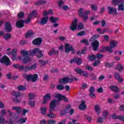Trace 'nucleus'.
Returning <instances> with one entry per match:
<instances>
[{
    "label": "nucleus",
    "mask_w": 124,
    "mask_h": 124,
    "mask_svg": "<svg viewBox=\"0 0 124 124\" xmlns=\"http://www.w3.org/2000/svg\"><path fill=\"white\" fill-rule=\"evenodd\" d=\"M36 14H37V12L36 10L33 11L28 16V18L25 21L23 20H19L16 22V27L18 28H23L24 27V24H25V22L26 24H29V23H31V20L32 17H35L36 16Z\"/></svg>",
    "instance_id": "1"
},
{
    "label": "nucleus",
    "mask_w": 124,
    "mask_h": 124,
    "mask_svg": "<svg viewBox=\"0 0 124 124\" xmlns=\"http://www.w3.org/2000/svg\"><path fill=\"white\" fill-rule=\"evenodd\" d=\"M70 29L73 31H76L77 29L78 30L81 31V30H83L84 29V24L83 23L80 22L78 25V19H77V18H75L72 21L71 26H70Z\"/></svg>",
    "instance_id": "2"
},
{
    "label": "nucleus",
    "mask_w": 124,
    "mask_h": 124,
    "mask_svg": "<svg viewBox=\"0 0 124 124\" xmlns=\"http://www.w3.org/2000/svg\"><path fill=\"white\" fill-rule=\"evenodd\" d=\"M21 53L22 56L19 57V61H22L23 63H28L31 62V58L29 56V52L27 50H21Z\"/></svg>",
    "instance_id": "3"
},
{
    "label": "nucleus",
    "mask_w": 124,
    "mask_h": 124,
    "mask_svg": "<svg viewBox=\"0 0 124 124\" xmlns=\"http://www.w3.org/2000/svg\"><path fill=\"white\" fill-rule=\"evenodd\" d=\"M78 12L79 16L83 18V21H87V20L89 19L88 15L90 14L91 11H90V10L86 11L84 12V14H83V13L84 12V9L81 8L78 10Z\"/></svg>",
    "instance_id": "4"
},
{
    "label": "nucleus",
    "mask_w": 124,
    "mask_h": 124,
    "mask_svg": "<svg viewBox=\"0 0 124 124\" xmlns=\"http://www.w3.org/2000/svg\"><path fill=\"white\" fill-rule=\"evenodd\" d=\"M29 113V110L26 109H22L20 107H16V117L20 116H26V114Z\"/></svg>",
    "instance_id": "5"
},
{
    "label": "nucleus",
    "mask_w": 124,
    "mask_h": 124,
    "mask_svg": "<svg viewBox=\"0 0 124 124\" xmlns=\"http://www.w3.org/2000/svg\"><path fill=\"white\" fill-rule=\"evenodd\" d=\"M35 55L37 58H42L44 55L42 51L39 48H34L31 52L30 56H35Z\"/></svg>",
    "instance_id": "6"
},
{
    "label": "nucleus",
    "mask_w": 124,
    "mask_h": 124,
    "mask_svg": "<svg viewBox=\"0 0 124 124\" xmlns=\"http://www.w3.org/2000/svg\"><path fill=\"white\" fill-rule=\"evenodd\" d=\"M78 80H79V79L77 78H74L73 79H71L66 77L60 79L59 83L60 84H66L69 83V82H72V81H78Z\"/></svg>",
    "instance_id": "7"
},
{
    "label": "nucleus",
    "mask_w": 124,
    "mask_h": 124,
    "mask_svg": "<svg viewBox=\"0 0 124 124\" xmlns=\"http://www.w3.org/2000/svg\"><path fill=\"white\" fill-rule=\"evenodd\" d=\"M24 77L28 81H32V82H35L38 78V75L35 74L34 75H25Z\"/></svg>",
    "instance_id": "8"
},
{
    "label": "nucleus",
    "mask_w": 124,
    "mask_h": 124,
    "mask_svg": "<svg viewBox=\"0 0 124 124\" xmlns=\"http://www.w3.org/2000/svg\"><path fill=\"white\" fill-rule=\"evenodd\" d=\"M1 63H4L6 66H9V65H11V61H10V59L8 58L6 55H4L1 58Z\"/></svg>",
    "instance_id": "9"
},
{
    "label": "nucleus",
    "mask_w": 124,
    "mask_h": 124,
    "mask_svg": "<svg viewBox=\"0 0 124 124\" xmlns=\"http://www.w3.org/2000/svg\"><path fill=\"white\" fill-rule=\"evenodd\" d=\"M64 46L65 53H69L70 51H72V54H74V53H75V50H74L72 46L69 44H66Z\"/></svg>",
    "instance_id": "10"
},
{
    "label": "nucleus",
    "mask_w": 124,
    "mask_h": 124,
    "mask_svg": "<svg viewBox=\"0 0 124 124\" xmlns=\"http://www.w3.org/2000/svg\"><path fill=\"white\" fill-rule=\"evenodd\" d=\"M57 106V101L56 99L52 100L49 104V108L48 109V112H52L54 111L55 108Z\"/></svg>",
    "instance_id": "11"
},
{
    "label": "nucleus",
    "mask_w": 124,
    "mask_h": 124,
    "mask_svg": "<svg viewBox=\"0 0 124 124\" xmlns=\"http://www.w3.org/2000/svg\"><path fill=\"white\" fill-rule=\"evenodd\" d=\"M1 115H0V124H4L5 122V119L3 118V116L6 115V111L5 109L1 110Z\"/></svg>",
    "instance_id": "12"
},
{
    "label": "nucleus",
    "mask_w": 124,
    "mask_h": 124,
    "mask_svg": "<svg viewBox=\"0 0 124 124\" xmlns=\"http://www.w3.org/2000/svg\"><path fill=\"white\" fill-rule=\"evenodd\" d=\"M73 62H75L80 65L83 62V60L81 58L76 57L70 61V63H73Z\"/></svg>",
    "instance_id": "13"
},
{
    "label": "nucleus",
    "mask_w": 124,
    "mask_h": 124,
    "mask_svg": "<svg viewBox=\"0 0 124 124\" xmlns=\"http://www.w3.org/2000/svg\"><path fill=\"white\" fill-rule=\"evenodd\" d=\"M8 113H9V116L12 118L11 119H10L9 121H6V124H14V123L13 121H12V120L14 119V117H15V114H14L13 112H11V110L8 109Z\"/></svg>",
    "instance_id": "14"
},
{
    "label": "nucleus",
    "mask_w": 124,
    "mask_h": 124,
    "mask_svg": "<svg viewBox=\"0 0 124 124\" xmlns=\"http://www.w3.org/2000/svg\"><path fill=\"white\" fill-rule=\"evenodd\" d=\"M5 30L6 32H10L12 31V25L9 22L5 23Z\"/></svg>",
    "instance_id": "15"
},
{
    "label": "nucleus",
    "mask_w": 124,
    "mask_h": 124,
    "mask_svg": "<svg viewBox=\"0 0 124 124\" xmlns=\"http://www.w3.org/2000/svg\"><path fill=\"white\" fill-rule=\"evenodd\" d=\"M93 51H97L99 47V41L95 40L92 44Z\"/></svg>",
    "instance_id": "16"
},
{
    "label": "nucleus",
    "mask_w": 124,
    "mask_h": 124,
    "mask_svg": "<svg viewBox=\"0 0 124 124\" xmlns=\"http://www.w3.org/2000/svg\"><path fill=\"white\" fill-rule=\"evenodd\" d=\"M8 56H12L11 59L13 61L16 60V50L15 49H13V51L8 52L7 53Z\"/></svg>",
    "instance_id": "17"
},
{
    "label": "nucleus",
    "mask_w": 124,
    "mask_h": 124,
    "mask_svg": "<svg viewBox=\"0 0 124 124\" xmlns=\"http://www.w3.org/2000/svg\"><path fill=\"white\" fill-rule=\"evenodd\" d=\"M108 14H113L114 15H117V14H118V12H117V9H116V8L108 7Z\"/></svg>",
    "instance_id": "18"
},
{
    "label": "nucleus",
    "mask_w": 124,
    "mask_h": 124,
    "mask_svg": "<svg viewBox=\"0 0 124 124\" xmlns=\"http://www.w3.org/2000/svg\"><path fill=\"white\" fill-rule=\"evenodd\" d=\"M51 97L50 94H46L44 97V101L42 102L43 104H47L48 101L51 99Z\"/></svg>",
    "instance_id": "19"
},
{
    "label": "nucleus",
    "mask_w": 124,
    "mask_h": 124,
    "mask_svg": "<svg viewBox=\"0 0 124 124\" xmlns=\"http://www.w3.org/2000/svg\"><path fill=\"white\" fill-rule=\"evenodd\" d=\"M56 98H57L58 100H64L65 102H67L68 101V100L67 98H65V96H62L60 94L58 93L56 96H55Z\"/></svg>",
    "instance_id": "20"
},
{
    "label": "nucleus",
    "mask_w": 124,
    "mask_h": 124,
    "mask_svg": "<svg viewBox=\"0 0 124 124\" xmlns=\"http://www.w3.org/2000/svg\"><path fill=\"white\" fill-rule=\"evenodd\" d=\"M18 117L20 118L17 122L18 124H26L27 119L25 117V116H18Z\"/></svg>",
    "instance_id": "21"
},
{
    "label": "nucleus",
    "mask_w": 124,
    "mask_h": 124,
    "mask_svg": "<svg viewBox=\"0 0 124 124\" xmlns=\"http://www.w3.org/2000/svg\"><path fill=\"white\" fill-rule=\"evenodd\" d=\"M19 67V69H23L24 71H29L30 70H31V66H26L24 68L23 66H19V65H16V68H18Z\"/></svg>",
    "instance_id": "22"
},
{
    "label": "nucleus",
    "mask_w": 124,
    "mask_h": 124,
    "mask_svg": "<svg viewBox=\"0 0 124 124\" xmlns=\"http://www.w3.org/2000/svg\"><path fill=\"white\" fill-rule=\"evenodd\" d=\"M49 20V17L46 16L42 18L40 21L41 25H46Z\"/></svg>",
    "instance_id": "23"
},
{
    "label": "nucleus",
    "mask_w": 124,
    "mask_h": 124,
    "mask_svg": "<svg viewBox=\"0 0 124 124\" xmlns=\"http://www.w3.org/2000/svg\"><path fill=\"white\" fill-rule=\"evenodd\" d=\"M41 42H42V39L41 38H38L34 40L32 43L34 45H40Z\"/></svg>",
    "instance_id": "24"
},
{
    "label": "nucleus",
    "mask_w": 124,
    "mask_h": 124,
    "mask_svg": "<svg viewBox=\"0 0 124 124\" xmlns=\"http://www.w3.org/2000/svg\"><path fill=\"white\" fill-rule=\"evenodd\" d=\"M86 103V102L84 100L81 101V103L79 106L78 107V108L79 110H85L87 108V106L85 104Z\"/></svg>",
    "instance_id": "25"
},
{
    "label": "nucleus",
    "mask_w": 124,
    "mask_h": 124,
    "mask_svg": "<svg viewBox=\"0 0 124 124\" xmlns=\"http://www.w3.org/2000/svg\"><path fill=\"white\" fill-rule=\"evenodd\" d=\"M53 14H54V11H53V10H49L48 11L45 10L43 12V15L44 16L53 15Z\"/></svg>",
    "instance_id": "26"
},
{
    "label": "nucleus",
    "mask_w": 124,
    "mask_h": 124,
    "mask_svg": "<svg viewBox=\"0 0 124 124\" xmlns=\"http://www.w3.org/2000/svg\"><path fill=\"white\" fill-rule=\"evenodd\" d=\"M94 109L97 115H99V114L101 113V108H100V106L99 105H95Z\"/></svg>",
    "instance_id": "27"
},
{
    "label": "nucleus",
    "mask_w": 124,
    "mask_h": 124,
    "mask_svg": "<svg viewBox=\"0 0 124 124\" xmlns=\"http://www.w3.org/2000/svg\"><path fill=\"white\" fill-rule=\"evenodd\" d=\"M120 3H124V0H112V4L113 5H118V4H120Z\"/></svg>",
    "instance_id": "28"
},
{
    "label": "nucleus",
    "mask_w": 124,
    "mask_h": 124,
    "mask_svg": "<svg viewBox=\"0 0 124 124\" xmlns=\"http://www.w3.org/2000/svg\"><path fill=\"white\" fill-rule=\"evenodd\" d=\"M21 93L18 92L16 94V103H20V102H21Z\"/></svg>",
    "instance_id": "29"
},
{
    "label": "nucleus",
    "mask_w": 124,
    "mask_h": 124,
    "mask_svg": "<svg viewBox=\"0 0 124 124\" xmlns=\"http://www.w3.org/2000/svg\"><path fill=\"white\" fill-rule=\"evenodd\" d=\"M47 110H48V108L46 107H43L40 108V112L42 115H45L46 112H47Z\"/></svg>",
    "instance_id": "30"
},
{
    "label": "nucleus",
    "mask_w": 124,
    "mask_h": 124,
    "mask_svg": "<svg viewBox=\"0 0 124 124\" xmlns=\"http://www.w3.org/2000/svg\"><path fill=\"white\" fill-rule=\"evenodd\" d=\"M33 34H34L33 31H32L31 30H29L26 33L25 37H26V38H28V37H32Z\"/></svg>",
    "instance_id": "31"
},
{
    "label": "nucleus",
    "mask_w": 124,
    "mask_h": 124,
    "mask_svg": "<svg viewBox=\"0 0 124 124\" xmlns=\"http://www.w3.org/2000/svg\"><path fill=\"white\" fill-rule=\"evenodd\" d=\"M109 88L111 91H112V92H114L115 93H119V88H118V86L111 85Z\"/></svg>",
    "instance_id": "32"
},
{
    "label": "nucleus",
    "mask_w": 124,
    "mask_h": 124,
    "mask_svg": "<svg viewBox=\"0 0 124 124\" xmlns=\"http://www.w3.org/2000/svg\"><path fill=\"white\" fill-rule=\"evenodd\" d=\"M49 21L51 22V23H56L58 21H60V18L59 17H54V16H51L49 18Z\"/></svg>",
    "instance_id": "33"
},
{
    "label": "nucleus",
    "mask_w": 124,
    "mask_h": 124,
    "mask_svg": "<svg viewBox=\"0 0 124 124\" xmlns=\"http://www.w3.org/2000/svg\"><path fill=\"white\" fill-rule=\"evenodd\" d=\"M118 45V42L116 41H111L110 43V46L111 48H116Z\"/></svg>",
    "instance_id": "34"
},
{
    "label": "nucleus",
    "mask_w": 124,
    "mask_h": 124,
    "mask_svg": "<svg viewBox=\"0 0 124 124\" xmlns=\"http://www.w3.org/2000/svg\"><path fill=\"white\" fill-rule=\"evenodd\" d=\"M35 96H36V95L34 93H30L28 95L29 100H33L35 98Z\"/></svg>",
    "instance_id": "35"
},
{
    "label": "nucleus",
    "mask_w": 124,
    "mask_h": 124,
    "mask_svg": "<svg viewBox=\"0 0 124 124\" xmlns=\"http://www.w3.org/2000/svg\"><path fill=\"white\" fill-rule=\"evenodd\" d=\"M97 31L99 32L100 34H104V32L107 31V28H105L104 30H102L100 28H97L96 29Z\"/></svg>",
    "instance_id": "36"
},
{
    "label": "nucleus",
    "mask_w": 124,
    "mask_h": 124,
    "mask_svg": "<svg viewBox=\"0 0 124 124\" xmlns=\"http://www.w3.org/2000/svg\"><path fill=\"white\" fill-rule=\"evenodd\" d=\"M49 113L46 114V116L50 118V119H54L57 117V114L52 113V112H49Z\"/></svg>",
    "instance_id": "37"
},
{
    "label": "nucleus",
    "mask_w": 124,
    "mask_h": 124,
    "mask_svg": "<svg viewBox=\"0 0 124 124\" xmlns=\"http://www.w3.org/2000/svg\"><path fill=\"white\" fill-rule=\"evenodd\" d=\"M88 60L91 62L95 61L96 60V56L94 55H89Z\"/></svg>",
    "instance_id": "38"
},
{
    "label": "nucleus",
    "mask_w": 124,
    "mask_h": 124,
    "mask_svg": "<svg viewBox=\"0 0 124 124\" xmlns=\"http://www.w3.org/2000/svg\"><path fill=\"white\" fill-rule=\"evenodd\" d=\"M124 3H120L118 6V10H120L121 11H124Z\"/></svg>",
    "instance_id": "39"
},
{
    "label": "nucleus",
    "mask_w": 124,
    "mask_h": 124,
    "mask_svg": "<svg viewBox=\"0 0 124 124\" xmlns=\"http://www.w3.org/2000/svg\"><path fill=\"white\" fill-rule=\"evenodd\" d=\"M17 90L21 91H26V90H27V87L26 86L19 85L17 87Z\"/></svg>",
    "instance_id": "40"
},
{
    "label": "nucleus",
    "mask_w": 124,
    "mask_h": 124,
    "mask_svg": "<svg viewBox=\"0 0 124 124\" xmlns=\"http://www.w3.org/2000/svg\"><path fill=\"white\" fill-rule=\"evenodd\" d=\"M100 60H97L95 62L93 63V66H94V67L98 66V65H100Z\"/></svg>",
    "instance_id": "41"
},
{
    "label": "nucleus",
    "mask_w": 124,
    "mask_h": 124,
    "mask_svg": "<svg viewBox=\"0 0 124 124\" xmlns=\"http://www.w3.org/2000/svg\"><path fill=\"white\" fill-rule=\"evenodd\" d=\"M56 89L59 91H62L64 89V86L62 84H58L56 86Z\"/></svg>",
    "instance_id": "42"
},
{
    "label": "nucleus",
    "mask_w": 124,
    "mask_h": 124,
    "mask_svg": "<svg viewBox=\"0 0 124 124\" xmlns=\"http://www.w3.org/2000/svg\"><path fill=\"white\" fill-rule=\"evenodd\" d=\"M47 1L45 0H42L35 3L36 5H39V4H45Z\"/></svg>",
    "instance_id": "43"
},
{
    "label": "nucleus",
    "mask_w": 124,
    "mask_h": 124,
    "mask_svg": "<svg viewBox=\"0 0 124 124\" xmlns=\"http://www.w3.org/2000/svg\"><path fill=\"white\" fill-rule=\"evenodd\" d=\"M75 72H76V73L79 74V75H82V71H83V70H82V69H81L80 68L78 67L75 69Z\"/></svg>",
    "instance_id": "44"
},
{
    "label": "nucleus",
    "mask_w": 124,
    "mask_h": 124,
    "mask_svg": "<svg viewBox=\"0 0 124 124\" xmlns=\"http://www.w3.org/2000/svg\"><path fill=\"white\" fill-rule=\"evenodd\" d=\"M11 38V35L9 33H6L4 35V38L5 39V40H8L9 38Z\"/></svg>",
    "instance_id": "45"
},
{
    "label": "nucleus",
    "mask_w": 124,
    "mask_h": 124,
    "mask_svg": "<svg viewBox=\"0 0 124 124\" xmlns=\"http://www.w3.org/2000/svg\"><path fill=\"white\" fill-rule=\"evenodd\" d=\"M12 95L14 97V98H12V101L13 102H16V92L13 91L12 93Z\"/></svg>",
    "instance_id": "46"
},
{
    "label": "nucleus",
    "mask_w": 124,
    "mask_h": 124,
    "mask_svg": "<svg viewBox=\"0 0 124 124\" xmlns=\"http://www.w3.org/2000/svg\"><path fill=\"white\" fill-rule=\"evenodd\" d=\"M99 37V34H96L93 36L90 39V41H93L95 40V39H97Z\"/></svg>",
    "instance_id": "47"
},
{
    "label": "nucleus",
    "mask_w": 124,
    "mask_h": 124,
    "mask_svg": "<svg viewBox=\"0 0 124 124\" xmlns=\"http://www.w3.org/2000/svg\"><path fill=\"white\" fill-rule=\"evenodd\" d=\"M116 69H118L119 71H123L124 69V66H123V65L118 64L116 67Z\"/></svg>",
    "instance_id": "48"
},
{
    "label": "nucleus",
    "mask_w": 124,
    "mask_h": 124,
    "mask_svg": "<svg viewBox=\"0 0 124 124\" xmlns=\"http://www.w3.org/2000/svg\"><path fill=\"white\" fill-rule=\"evenodd\" d=\"M84 119L87 120V121L91 123L92 122V117L88 116L87 114H85L84 115Z\"/></svg>",
    "instance_id": "49"
},
{
    "label": "nucleus",
    "mask_w": 124,
    "mask_h": 124,
    "mask_svg": "<svg viewBox=\"0 0 124 124\" xmlns=\"http://www.w3.org/2000/svg\"><path fill=\"white\" fill-rule=\"evenodd\" d=\"M64 4V0H59V2H58V7L60 8H62V5Z\"/></svg>",
    "instance_id": "50"
},
{
    "label": "nucleus",
    "mask_w": 124,
    "mask_h": 124,
    "mask_svg": "<svg viewBox=\"0 0 124 124\" xmlns=\"http://www.w3.org/2000/svg\"><path fill=\"white\" fill-rule=\"evenodd\" d=\"M103 118L101 117H99L97 119V123L99 124H103Z\"/></svg>",
    "instance_id": "51"
},
{
    "label": "nucleus",
    "mask_w": 124,
    "mask_h": 124,
    "mask_svg": "<svg viewBox=\"0 0 124 124\" xmlns=\"http://www.w3.org/2000/svg\"><path fill=\"white\" fill-rule=\"evenodd\" d=\"M107 116H108V111L105 110L103 112V117L105 119H106L107 118Z\"/></svg>",
    "instance_id": "52"
},
{
    "label": "nucleus",
    "mask_w": 124,
    "mask_h": 124,
    "mask_svg": "<svg viewBox=\"0 0 124 124\" xmlns=\"http://www.w3.org/2000/svg\"><path fill=\"white\" fill-rule=\"evenodd\" d=\"M91 8H92V10L93 11H96V10H97V6H96V5H91Z\"/></svg>",
    "instance_id": "53"
},
{
    "label": "nucleus",
    "mask_w": 124,
    "mask_h": 124,
    "mask_svg": "<svg viewBox=\"0 0 124 124\" xmlns=\"http://www.w3.org/2000/svg\"><path fill=\"white\" fill-rule=\"evenodd\" d=\"M107 51L109 53H112L113 52V47L110 46H107L106 47Z\"/></svg>",
    "instance_id": "54"
},
{
    "label": "nucleus",
    "mask_w": 124,
    "mask_h": 124,
    "mask_svg": "<svg viewBox=\"0 0 124 124\" xmlns=\"http://www.w3.org/2000/svg\"><path fill=\"white\" fill-rule=\"evenodd\" d=\"M80 75L84 77H88L89 76V74H88V73L85 71H82L81 72V75Z\"/></svg>",
    "instance_id": "55"
},
{
    "label": "nucleus",
    "mask_w": 124,
    "mask_h": 124,
    "mask_svg": "<svg viewBox=\"0 0 124 124\" xmlns=\"http://www.w3.org/2000/svg\"><path fill=\"white\" fill-rule=\"evenodd\" d=\"M80 42H82L83 44H85V45H89V41L87 39L81 40Z\"/></svg>",
    "instance_id": "56"
},
{
    "label": "nucleus",
    "mask_w": 124,
    "mask_h": 124,
    "mask_svg": "<svg viewBox=\"0 0 124 124\" xmlns=\"http://www.w3.org/2000/svg\"><path fill=\"white\" fill-rule=\"evenodd\" d=\"M46 64V62L45 61L42 60H39V65H41V66H42V65H44Z\"/></svg>",
    "instance_id": "57"
},
{
    "label": "nucleus",
    "mask_w": 124,
    "mask_h": 124,
    "mask_svg": "<svg viewBox=\"0 0 124 124\" xmlns=\"http://www.w3.org/2000/svg\"><path fill=\"white\" fill-rule=\"evenodd\" d=\"M103 38L106 42H108V41H109V36L108 35H104Z\"/></svg>",
    "instance_id": "58"
},
{
    "label": "nucleus",
    "mask_w": 124,
    "mask_h": 124,
    "mask_svg": "<svg viewBox=\"0 0 124 124\" xmlns=\"http://www.w3.org/2000/svg\"><path fill=\"white\" fill-rule=\"evenodd\" d=\"M29 105L31 107H34L35 106V102L31 101L29 102Z\"/></svg>",
    "instance_id": "59"
},
{
    "label": "nucleus",
    "mask_w": 124,
    "mask_h": 124,
    "mask_svg": "<svg viewBox=\"0 0 124 124\" xmlns=\"http://www.w3.org/2000/svg\"><path fill=\"white\" fill-rule=\"evenodd\" d=\"M85 69H87L89 71H93V67L90 66V65H86L85 66Z\"/></svg>",
    "instance_id": "60"
},
{
    "label": "nucleus",
    "mask_w": 124,
    "mask_h": 124,
    "mask_svg": "<svg viewBox=\"0 0 124 124\" xmlns=\"http://www.w3.org/2000/svg\"><path fill=\"white\" fill-rule=\"evenodd\" d=\"M90 96L93 98V99H95L96 97L95 96V94L93 93H90Z\"/></svg>",
    "instance_id": "61"
},
{
    "label": "nucleus",
    "mask_w": 124,
    "mask_h": 124,
    "mask_svg": "<svg viewBox=\"0 0 124 124\" xmlns=\"http://www.w3.org/2000/svg\"><path fill=\"white\" fill-rule=\"evenodd\" d=\"M56 121L53 120H49L47 121V124H55Z\"/></svg>",
    "instance_id": "62"
},
{
    "label": "nucleus",
    "mask_w": 124,
    "mask_h": 124,
    "mask_svg": "<svg viewBox=\"0 0 124 124\" xmlns=\"http://www.w3.org/2000/svg\"><path fill=\"white\" fill-rule=\"evenodd\" d=\"M85 34V31H81L77 34V35H78V36H83Z\"/></svg>",
    "instance_id": "63"
},
{
    "label": "nucleus",
    "mask_w": 124,
    "mask_h": 124,
    "mask_svg": "<svg viewBox=\"0 0 124 124\" xmlns=\"http://www.w3.org/2000/svg\"><path fill=\"white\" fill-rule=\"evenodd\" d=\"M62 9L64 11L68 10L69 9V7L67 5H63L62 7Z\"/></svg>",
    "instance_id": "64"
}]
</instances>
